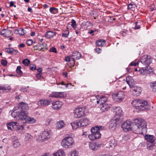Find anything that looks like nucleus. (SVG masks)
I'll list each match as a JSON object with an SVG mask.
<instances>
[{"instance_id":"nucleus-60","label":"nucleus","mask_w":156,"mask_h":156,"mask_svg":"<svg viewBox=\"0 0 156 156\" xmlns=\"http://www.w3.org/2000/svg\"><path fill=\"white\" fill-rule=\"evenodd\" d=\"M138 63H136L135 62H133L130 64V66H136V65H137Z\"/></svg>"},{"instance_id":"nucleus-57","label":"nucleus","mask_w":156,"mask_h":156,"mask_svg":"<svg viewBox=\"0 0 156 156\" xmlns=\"http://www.w3.org/2000/svg\"><path fill=\"white\" fill-rule=\"evenodd\" d=\"M12 54L16 55L18 53V51L17 50L14 49L12 48Z\"/></svg>"},{"instance_id":"nucleus-40","label":"nucleus","mask_w":156,"mask_h":156,"mask_svg":"<svg viewBox=\"0 0 156 156\" xmlns=\"http://www.w3.org/2000/svg\"><path fill=\"white\" fill-rule=\"evenodd\" d=\"M94 137H95L96 139L99 138H100L101 136V135L99 131L95 133H94Z\"/></svg>"},{"instance_id":"nucleus-33","label":"nucleus","mask_w":156,"mask_h":156,"mask_svg":"<svg viewBox=\"0 0 156 156\" xmlns=\"http://www.w3.org/2000/svg\"><path fill=\"white\" fill-rule=\"evenodd\" d=\"M56 124L57 127L58 129L62 128L64 126V123L63 121L58 122Z\"/></svg>"},{"instance_id":"nucleus-10","label":"nucleus","mask_w":156,"mask_h":156,"mask_svg":"<svg viewBox=\"0 0 156 156\" xmlns=\"http://www.w3.org/2000/svg\"><path fill=\"white\" fill-rule=\"evenodd\" d=\"M131 127V130L133 131L136 133H142L144 132L137 124L134 122L132 124Z\"/></svg>"},{"instance_id":"nucleus-3","label":"nucleus","mask_w":156,"mask_h":156,"mask_svg":"<svg viewBox=\"0 0 156 156\" xmlns=\"http://www.w3.org/2000/svg\"><path fill=\"white\" fill-rule=\"evenodd\" d=\"M75 144L74 139L70 136L65 137L61 141V145L63 147L68 148L72 147Z\"/></svg>"},{"instance_id":"nucleus-51","label":"nucleus","mask_w":156,"mask_h":156,"mask_svg":"<svg viewBox=\"0 0 156 156\" xmlns=\"http://www.w3.org/2000/svg\"><path fill=\"white\" fill-rule=\"evenodd\" d=\"M33 42V41L32 40L29 39L27 41L26 43L28 45H31Z\"/></svg>"},{"instance_id":"nucleus-32","label":"nucleus","mask_w":156,"mask_h":156,"mask_svg":"<svg viewBox=\"0 0 156 156\" xmlns=\"http://www.w3.org/2000/svg\"><path fill=\"white\" fill-rule=\"evenodd\" d=\"M13 146L15 147H19L20 145V143L18 140H14L12 143Z\"/></svg>"},{"instance_id":"nucleus-47","label":"nucleus","mask_w":156,"mask_h":156,"mask_svg":"<svg viewBox=\"0 0 156 156\" xmlns=\"http://www.w3.org/2000/svg\"><path fill=\"white\" fill-rule=\"evenodd\" d=\"M6 51L8 53L12 54V48H6L5 49Z\"/></svg>"},{"instance_id":"nucleus-12","label":"nucleus","mask_w":156,"mask_h":156,"mask_svg":"<svg viewBox=\"0 0 156 156\" xmlns=\"http://www.w3.org/2000/svg\"><path fill=\"white\" fill-rule=\"evenodd\" d=\"M71 57V61L73 62V64H75V60L80 59L81 57V55L80 53L77 51H75L73 52Z\"/></svg>"},{"instance_id":"nucleus-7","label":"nucleus","mask_w":156,"mask_h":156,"mask_svg":"<svg viewBox=\"0 0 156 156\" xmlns=\"http://www.w3.org/2000/svg\"><path fill=\"white\" fill-rule=\"evenodd\" d=\"M138 71L141 75L146 76L152 72L153 70L150 66H147L142 68Z\"/></svg>"},{"instance_id":"nucleus-29","label":"nucleus","mask_w":156,"mask_h":156,"mask_svg":"<svg viewBox=\"0 0 156 156\" xmlns=\"http://www.w3.org/2000/svg\"><path fill=\"white\" fill-rule=\"evenodd\" d=\"M133 90L135 92V94L136 96H138L141 93L142 90L140 87H134Z\"/></svg>"},{"instance_id":"nucleus-55","label":"nucleus","mask_w":156,"mask_h":156,"mask_svg":"<svg viewBox=\"0 0 156 156\" xmlns=\"http://www.w3.org/2000/svg\"><path fill=\"white\" fill-rule=\"evenodd\" d=\"M52 120V119H47L45 122V125L46 126H48L49 125L51 122Z\"/></svg>"},{"instance_id":"nucleus-26","label":"nucleus","mask_w":156,"mask_h":156,"mask_svg":"<svg viewBox=\"0 0 156 156\" xmlns=\"http://www.w3.org/2000/svg\"><path fill=\"white\" fill-rule=\"evenodd\" d=\"M56 33L51 31H48L46 33L45 37L47 38H51L55 35Z\"/></svg>"},{"instance_id":"nucleus-8","label":"nucleus","mask_w":156,"mask_h":156,"mask_svg":"<svg viewBox=\"0 0 156 156\" xmlns=\"http://www.w3.org/2000/svg\"><path fill=\"white\" fill-rule=\"evenodd\" d=\"M125 96L124 93L122 91H120L113 95V97L117 102H120L124 98Z\"/></svg>"},{"instance_id":"nucleus-41","label":"nucleus","mask_w":156,"mask_h":156,"mask_svg":"<svg viewBox=\"0 0 156 156\" xmlns=\"http://www.w3.org/2000/svg\"><path fill=\"white\" fill-rule=\"evenodd\" d=\"M136 6V5L133 3H130L128 5V9H130L133 8H134Z\"/></svg>"},{"instance_id":"nucleus-28","label":"nucleus","mask_w":156,"mask_h":156,"mask_svg":"<svg viewBox=\"0 0 156 156\" xmlns=\"http://www.w3.org/2000/svg\"><path fill=\"white\" fill-rule=\"evenodd\" d=\"M115 110V112L117 115H121L123 114L122 111L120 107H116Z\"/></svg>"},{"instance_id":"nucleus-2","label":"nucleus","mask_w":156,"mask_h":156,"mask_svg":"<svg viewBox=\"0 0 156 156\" xmlns=\"http://www.w3.org/2000/svg\"><path fill=\"white\" fill-rule=\"evenodd\" d=\"M144 138L147 140V149L149 150L155 149L156 146V139H154V136L146 135Z\"/></svg>"},{"instance_id":"nucleus-19","label":"nucleus","mask_w":156,"mask_h":156,"mask_svg":"<svg viewBox=\"0 0 156 156\" xmlns=\"http://www.w3.org/2000/svg\"><path fill=\"white\" fill-rule=\"evenodd\" d=\"M142 102L141 100L135 99L132 102V104L136 109H138L140 110V103Z\"/></svg>"},{"instance_id":"nucleus-17","label":"nucleus","mask_w":156,"mask_h":156,"mask_svg":"<svg viewBox=\"0 0 156 156\" xmlns=\"http://www.w3.org/2000/svg\"><path fill=\"white\" fill-rule=\"evenodd\" d=\"M51 101L47 99L41 100L38 102L39 105L46 106L49 105Z\"/></svg>"},{"instance_id":"nucleus-59","label":"nucleus","mask_w":156,"mask_h":156,"mask_svg":"<svg viewBox=\"0 0 156 156\" xmlns=\"http://www.w3.org/2000/svg\"><path fill=\"white\" fill-rule=\"evenodd\" d=\"M69 34V32H68L67 33H62V35L63 37H68Z\"/></svg>"},{"instance_id":"nucleus-53","label":"nucleus","mask_w":156,"mask_h":156,"mask_svg":"<svg viewBox=\"0 0 156 156\" xmlns=\"http://www.w3.org/2000/svg\"><path fill=\"white\" fill-rule=\"evenodd\" d=\"M49 51L50 52H52L55 53H56L57 52L56 48L54 47L51 48L49 50Z\"/></svg>"},{"instance_id":"nucleus-27","label":"nucleus","mask_w":156,"mask_h":156,"mask_svg":"<svg viewBox=\"0 0 156 156\" xmlns=\"http://www.w3.org/2000/svg\"><path fill=\"white\" fill-rule=\"evenodd\" d=\"M53 156H65V153L63 150L61 149L54 153Z\"/></svg>"},{"instance_id":"nucleus-24","label":"nucleus","mask_w":156,"mask_h":156,"mask_svg":"<svg viewBox=\"0 0 156 156\" xmlns=\"http://www.w3.org/2000/svg\"><path fill=\"white\" fill-rule=\"evenodd\" d=\"M71 124L73 129H76L81 127L79 121H74L71 123Z\"/></svg>"},{"instance_id":"nucleus-30","label":"nucleus","mask_w":156,"mask_h":156,"mask_svg":"<svg viewBox=\"0 0 156 156\" xmlns=\"http://www.w3.org/2000/svg\"><path fill=\"white\" fill-rule=\"evenodd\" d=\"M109 144L110 147H114L117 144V141L113 138L109 141Z\"/></svg>"},{"instance_id":"nucleus-58","label":"nucleus","mask_w":156,"mask_h":156,"mask_svg":"<svg viewBox=\"0 0 156 156\" xmlns=\"http://www.w3.org/2000/svg\"><path fill=\"white\" fill-rule=\"evenodd\" d=\"M95 51L98 53H99L101 52V50L99 48H97L95 49Z\"/></svg>"},{"instance_id":"nucleus-18","label":"nucleus","mask_w":156,"mask_h":156,"mask_svg":"<svg viewBox=\"0 0 156 156\" xmlns=\"http://www.w3.org/2000/svg\"><path fill=\"white\" fill-rule=\"evenodd\" d=\"M18 125V123L16 122H12L9 123L7 124V127L9 130H13L16 129Z\"/></svg>"},{"instance_id":"nucleus-4","label":"nucleus","mask_w":156,"mask_h":156,"mask_svg":"<svg viewBox=\"0 0 156 156\" xmlns=\"http://www.w3.org/2000/svg\"><path fill=\"white\" fill-rule=\"evenodd\" d=\"M50 132L49 130H44L41 132L37 139L38 142H42L50 138Z\"/></svg>"},{"instance_id":"nucleus-23","label":"nucleus","mask_w":156,"mask_h":156,"mask_svg":"<svg viewBox=\"0 0 156 156\" xmlns=\"http://www.w3.org/2000/svg\"><path fill=\"white\" fill-rule=\"evenodd\" d=\"M105 41L103 39H100L96 42V46L102 47L105 44Z\"/></svg>"},{"instance_id":"nucleus-25","label":"nucleus","mask_w":156,"mask_h":156,"mask_svg":"<svg viewBox=\"0 0 156 156\" xmlns=\"http://www.w3.org/2000/svg\"><path fill=\"white\" fill-rule=\"evenodd\" d=\"M100 147L99 144H97L95 143H91L89 145V147L90 149L92 150H95L98 149Z\"/></svg>"},{"instance_id":"nucleus-5","label":"nucleus","mask_w":156,"mask_h":156,"mask_svg":"<svg viewBox=\"0 0 156 156\" xmlns=\"http://www.w3.org/2000/svg\"><path fill=\"white\" fill-rule=\"evenodd\" d=\"M85 108L78 107L76 108L74 111V116L75 118H80L83 117L85 115L84 112Z\"/></svg>"},{"instance_id":"nucleus-62","label":"nucleus","mask_w":156,"mask_h":156,"mask_svg":"<svg viewBox=\"0 0 156 156\" xmlns=\"http://www.w3.org/2000/svg\"><path fill=\"white\" fill-rule=\"evenodd\" d=\"M98 129H99V131L101 130H102L104 128V127L103 126H98Z\"/></svg>"},{"instance_id":"nucleus-56","label":"nucleus","mask_w":156,"mask_h":156,"mask_svg":"<svg viewBox=\"0 0 156 156\" xmlns=\"http://www.w3.org/2000/svg\"><path fill=\"white\" fill-rule=\"evenodd\" d=\"M135 23V29H138L140 28V25H137V24L138 23V22H136Z\"/></svg>"},{"instance_id":"nucleus-34","label":"nucleus","mask_w":156,"mask_h":156,"mask_svg":"<svg viewBox=\"0 0 156 156\" xmlns=\"http://www.w3.org/2000/svg\"><path fill=\"white\" fill-rule=\"evenodd\" d=\"M117 124L116 123V121L114 120L113 121L110 123L109 125V128L110 129H114L115 128L116 126H117Z\"/></svg>"},{"instance_id":"nucleus-16","label":"nucleus","mask_w":156,"mask_h":156,"mask_svg":"<svg viewBox=\"0 0 156 156\" xmlns=\"http://www.w3.org/2000/svg\"><path fill=\"white\" fill-rule=\"evenodd\" d=\"M142 102L140 103V111L145 110H147L150 108V106L147 104V101L142 100Z\"/></svg>"},{"instance_id":"nucleus-9","label":"nucleus","mask_w":156,"mask_h":156,"mask_svg":"<svg viewBox=\"0 0 156 156\" xmlns=\"http://www.w3.org/2000/svg\"><path fill=\"white\" fill-rule=\"evenodd\" d=\"M151 62V61L150 56L147 55L143 56L141 60V62L146 66H149Z\"/></svg>"},{"instance_id":"nucleus-31","label":"nucleus","mask_w":156,"mask_h":156,"mask_svg":"<svg viewBox=\"0 0 156 156\" xmlns=\"http://www.w3.org/2000/svg\"><path fill=\"white\" fill-rule=\"evenodd\" d=\"M100 102L101 104L105 103L108 98L105 95H102L100 97Z\"/></svg>"},{"instance_id":"nucleus-36","label":"nucleus","mask_w":156,"mask_h":156,"mask_svg":"<svg viewBox=\"0 0 156 156\" xmlns=\"http://www.w3.org/2000/svg\"><path fill=\"white\" fill-rule=\"evenodd\" d=\"M91 133H95L99 131V129L98 127V126L93 127L91 128L90 130Z\"/></svg>"},{"instance_id":"nucleus-37","label":"nucleus","mask_w":156,"mask_h":156,"mask_svg":"<svg viewBox=\"0 0 156 156\" xmlns=\"http://www.w3.org/2000/svg\"><path fill=\"white\" fill-rule=\"evenodd\" d=\"M23 63L26 66H28L30 63V61L28 59H25L22 61Z\"/></svg>"},{"instance_id":"nucleus-44","label":"nucleus","mask_w":156,"mask_h":156,"mask_svg":"<svg viewBox=\"0 0 156 156\" xmlns=\"http://www.w3.org/2000/svg\"><path fill=\"white\" fill-rule=\"evenodd\" d=\"M94 134L91 133V134L88 135V137L90 140H94L96 139Z\"/></svg>"},{"instance_id":"nucleus-46","label":"nucleus","mask_w":156,"mask_h":156,"mask_svg":"<svg viewBox=\"0 0 156 156\" xmlns=\"http://www.w3.org/2000/svg\"><path fill=\"white\" fill-rule=\"evenodd\" d=\"M44 46L43 48L41 47L40 48H38V49L40 51H43L45 49H46L47 48V45L46 44L44 43L42 44Z\"/></svg>"},{"instance_id":"nucleus-43","label":"nucleus","mask_w":156,"mask_h":156,"mask_svg":"<svg viewBox=\"0 0 156 156\" xmlns=\"http://www.w3.org/2000/svg\"><path fill=\"white\" fill-rule=\"evenodd\" d=\"M150 86L151 88L153 90H155V91L156 90V82L151 83Z\"/></svg>"},{"instance_id":"nucleus-11","label":"nucleus","mask_w":156,"mask_h":156,"mask_svg":"<svg viewBox=\"0 0 156 156\" xmlns=\"http://www.w3.org/2000/svg\"><path fill=\"white\" fill-rule=\"evenodd\" d=\"M131 122L129 120L124 122L122 124L121 126L123 130L127 132L131 129Z\"/></svg>"},{"instance_id":"nucleus-35","label":"nucleus","mask_w":156,"mask_h":156,"mask_svg":"<svg viewBox=\"0 0 156 156\" xmlns=\"http://www.w3.org/2000/svg\"><path fill=\"white\" fill-rule=\"evenodd\" d=\"M16 31H17L18 34L20 35H23L25 34V30L22 28H20L18 29H16Z\"/></svg>"},{"instance_id":"nucleus-48","label":"nucleus","mask_w":156,"mask_h":156,"mask_svg":"<svg viewBox=\"0 0 156 156\" xmlns=\"http://www.w3.org/2000/svg\"><path fill=\"white\" fill-rule=\"evenodd\" d=\"M1 64L3 66H5L7 65V62L5 60L2 59L1 61Z\"/></svg>"},{"instance_id":"nucleus-6","label":"nucleus","mask_w":156,"mask_h":156,"mask_svg":"<svg viewBox=\"0 0 156 156\" xmlns=\"http://www.w3.org/2000/svg\"><path fill=\"white\" fill-rule=\"evenodd\" d=\"M134 123L137 124L144 132L147 131V123L144 119L140 118L135 119Z\"/></svg>"},{"instance_id":"nucleus-15","label":"nucleus","mask_w":156,"mask_h":156,"mask_svg":"<svg viewBox=\"0 0 156 156\" xmlns=\"http://www.w3.org/2000/svg\"><path fill=\"white\" fill-rule=\"evenodd\" d=\"M12 31L8 29H4L0 32V34L5 37H9L11 35Z\"/></svg>"},{"instance_id":"nucleus-50","label":"nucleus","mask_w":156,"mask_h":156,"mask_svg":"<svg viewBox=\"0 0 156 156\" xmlns=\"http://www.w3.org/2000/svg\"><path fill=\"white\" fill-rule=\"evenodd\" d=\"M26 139L27 140H29V139H31L32 137V136L28 133L26 134Z\"/></svg>"},{"instance_id":"nucleus-13","label":"nucleus","mask_w":156,"mask_h":156,"mask_svg":"<svg viewBox=\"0 0 156 156\" xmlns=\"http://www.w3.org/2000/svg\"><path fill=\"white\" fill-rule=\"evenodd\" d=\"M62 104V102L59 101H54L52 103L51 107L54 110H58L61 108Z\"/></svg>"},{"instance_id":"nucleus-52","label":"nucleus","mask_w":156,"mask_h":156,"mask_svg":"<svg viewBox=\"0 0 156 156\" xmlns=\"http://www.w3.org/2000/svg\"><path fill=\"white\" fill-rule=\"evenodd\" d=\"M78 154L76 153V151H73L72 152L70 156H77Z\"/></svg>"},{"instance_id":"nucleus-42","label":"nucleus","mask_w":156,"mask_h":156,"mask_svg":"<svg viewBox=\"0 0 156 156\" xmlns=\"http://www.w3.org/2000/svg\"><path fill=\"white\" fill-rule=\"evenodd\" d=\"M71 23H72L71 26L73 28H75L76 27V22L74 20L72 19L71 20Z\"/></svg>"},{"instance_id":"nucleus-22","label":"nucleus","mask_w":156,"mask_h":156,"mask_svg":"<svg viewBox=\"0 0 156 156\" xmlns=\"http://www.w3.org/2000/svg\"><path fill=\"white\" fill-rule=\"evenodd\" d=\"M79 122L81 127L86 126L88 125L89 123V120L86 118H84L82 119L81 121Z\"/></svg>"},{"instance_id":"nucleus-64","label":"nucleus","mask_w":156,"mask_h":156,"mask_svg":"<svg viewBox=\"0 0 156 156\" xmlns=\"http://www.w3.org/2000/svg\"><path fill=\"white\" fill-rule=\"evenodd\" d=\"M37 71L39 72V73H42L41 71L42 70V69L41 68H39L37 69Z\"/></svg>"},{"instance_id":"nucleus-45","label":"nucleus","mask_w":156,"mask_h":156,"mask_svg":"<svg viewBox=\"0 0 156 156\" xmlns=\"http://www.w3.org/2000/svg\"><path fill=\"white\" fill-rule=\"evenodd\" d=\"M23 129V125H20L19 123H18V125H17V126L16 127V129H15L17 130H20V129L22 130Z\"/></svg>"},{"instance_id":"nucleus-1","label":"nucleus","mask_w":156,"mask_h":156,"mask_svg":"<svg viewBox=\"0 0 156 156\" xmlns=\"http://www.w3.org/2000/svg\"><path fill=\"white\" fill-rule=\"evenodd\" d=\"M17 108V109L16 107L14 108L11 114L13 117L17 119L21 120L23 123H33L35 122V119L27 115V111L29 108L26 103L23 102H21Z\"/></svg>"},{"instance_id":"nucleus-54","label":"nucleus","mask_w":156,"mask_h":156,"mask_svg":"<svg viewBox=\"0 0 156 156\" xmlns=\"http://www.w3.org/2000/svg\"><path fill=\"white\" fill-rule=\"evenodd\" d=\"M65 61L67 62H69V61H70L71 62H72L71 63L72 64H73L72 63L73 62L71 61L72 59H71V56L70 57V56H68L66 57L65 58Z\"/></svg>"},{"instance_id":"nucleus-21","label":"nucleus","mask_w":156,"mask_h":156,"mask_svg":"<svg viewBox=\"0 0 156 156\" xmlns=\"http://www.w3.org/2000/svg\"><path fill=\"white\" fill-rule=\"evenodd\" d=\"M126 82L130 88H132L134 86V81L132 77L128 76L126 78Z\"/></svg>"},{"instance_id":"nucleus-38","label":"nucleus","mask_w":156,"mask_h":156,"mask_svg":"<svg viewBox=\"0 0 156 156\" xmlns=\"http://www.w3.org/2000/svg\"><path fill=\"white\" fill-rule=\"evenodd\" d=\"M50 11L53 14H56L58 12V9L54 7H51L50 9Z\"/></svg>"},{"instance_id":"nucleus-39","label":"nucleus","mask_w":156,"mask_h":156,"mask_svg":"<svg viewBox=\"0 0 156 156\" xmlns=\"http://www.w3.org/2000/svg\"><path fill=\"white\" fill-rule=\"evenodd\" d=\"M21 67L20 66H18L16 69V72L17 73L20 75H22L23 74V73L21 71Z\"/></svg>"},{"instance_id":"nucleus-20","label":"nucleus","mask_w":156,"mask_h":156,"mask_svg":"<svg viewBox=\"0 0 156 156\" xmlns=\"http://www.w3.org/2000/svg\"><path fill=\"white\" fill-rule=\"evenodd\" d=\"M99 108L102 111L105 112L110 109V105L106 103L101 104L99 105Z\"/></svg>"},{"instance_id":"nucleus-61","label":"nucleus","mask_w":156,"mask_h":156,"mask_svg":"<svg viewBox=\"0 0 156 156\" xmlns=\"http://www.w3.org/2000/svg\"><path fill=\"white\" fill-rule=\"evenodd\" d=\"M25 46V44H21L18 46L19 48H23Z\"/></svg>"},{"instance_id":"nucleus-63","label":"nucleus","mask_w":156,"mask_h":156,"mask_svg":"<svg viewBox=\"0 0 156 156\" xmlns=\"http://www.w3.org/2000/svg\"><path fill=\"white\" fill-rule=\"evenodd\" d=\"M42 74V73H37L36 75V77L37 78H40L41 76V75Z\"/></svg>"},{"instance_id":"nucleus-14","label":"nucleus","mask_w":156,"mask_h":156,"mask_svg":"<svg viewBox=\"0 0 156 156\" xmlns=\"http://www.w3.org/2000/svg\"><path fill=\"white\" fill-rule=\"evenodd\" d=\"M51 97L56 98H64L65 96L63 92H53L50 95Z\"/></svg>"},{"instance_id":"nucleus-49","label":"nucleus","mask_w":156,"mask_h":156,"mask_svg":"<svg viewBox=\"0 0 156 156\" xmlns=\"http://www.w3.org/2000/svg\"><path fill=\"white\" fill-rule=\"evenodd\" d=\"M30 70H34L36 69V66L34 64H31L30 65Z\"/></svg>"}]
</instances>
